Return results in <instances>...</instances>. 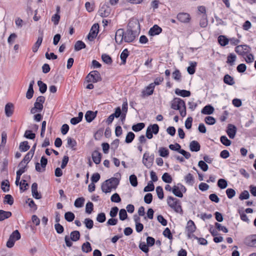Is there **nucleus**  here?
I'll list each match as a JSON object with an SVG mask.
<instances>
[{
	"mask_svg": "<svg viewBox=\"0 0 256 256\" xmlns=\"http://www.w3.org/2000/svg\"><path fill=\"white\" fill-rule=\"evenodd\" d=\"M171 108L178 110L180 114L182 117H184L186 114V106L185 102L182 99L178 98H175L171 102Z\"/></svg>",
	"mask_w": 256,
	"mask_h": 256,
	"instance_id": "1",
	"label": "nucleus"
},
{
	"mask_svg": "<svg viewBox=\"0 0 256 256\" xmlns=\"http://www.w3.org/2000/svg\"><path fill=\"white\" fill-rule=\"evenodd\" d=\"M167 202L168 206L174 210L176 212L181 214H183V210L179 200L170 196L168 198Z\"/></svg>",
	"mask_w": 256,
	"mask_h": 256,
	"instance_id": "2",
	"label": "nucleus"
},
{
	"mask_svg": "<svg viewBox=\"0 0 256 256\" xmlns=\"http://www.w3.org/2000/svg\"><path fill=\"white\" fill-rule=\"evenodd\" d=\"M44 96H40L38 97L34 104V106L30 110V112L32 114H35L37 112H41L43 109V104L44 102Z\"/></svg>",
	"mask_w": 256,
	"mask_h": 256,
	"instance_id": "3",
	"label": "nucleus"
},
{
	"mask_svg": "<svg viewBox=\"0 0 256 256\" xmlns=\"http://www.w3.org/2000/svg\"><path fill=\"white\" fill-rule=\"evenodd\" d=\"M20 238V234L18 230H16L10 236L6 242V246L8 248H12L14 246L16 241Z\"/></svg>",
	"mask_w": 256,
	"mask_h": 256,
	"instance_id": "4",
	"label": "nucleus"
},
{
	"mask_svg": "<svg viewBox=\"0 0 256 256\" xmlns=\"http://www.w3.org/2000/svg\"><path fill=\"white\" fill-rule=\"evenodd\" d=\"M127 28L138 33L140 31V24L138 20L135 18H131L128 24Z\"/></svg>",
	"mask_w": 256,
	"mask_h": 256,
	"instance_id": "5",
	"label": "nucleus"
},
{
	"mask_svg": "<svg viewBox=\"0 0 256 256\" xmlns=\"http://www.w3.org/2000/svg\"><path fill=\"white\" fill-rule=\"evenodd\" d=\"M154 160V154L150 155L149 152H146L143 156L142 163L146 168H150Z\"/></svg>",
	"mask_w": 256,
	"mask_h": 256,
	"instance_id": "6",
	"label": "nucleus"
},
{
	"mask_svg": "<svg viewBox=\"0 0 256 256\" xmlns=\"http://www.w3.org/2000/svg\"><path fill=\"white\" fill-rule=\"evenodd\" d=\"M88 82H96L102 80L100 72L97 70L91 72L86 76Z\"/></svg>",
	"mask_w": 256,
	"mask_h": 256,
	"instance_id": "7",
	"label": "nucleus"
},
{
	"mask_svg": "<svg viewBox=\"0 0 256 256\" xmlns=\"http://www.w3.org/2000/svg\"><path fill=\"white\" fill-rule=\"evenodd\" d=\"M196 228L194 222L192 220H189L187 222L186 226L187 236L188 238H191L194 236L193 233L196 231Z\"/></svg>",
	"mask_w": 256,
	"mask_h": 256,
	"instance_id": "8",
	"label": "nucleus"
},
{
	"mask_svg": "<svg viewBox=\"0 0 256 256\" xmlns=\"http://www.w3.org/2000/svg\"><path fill=\"white\" fill-rule=\"evenodd\" d=\"M138 34L136 32L132 31V30L127 28L126 30L124 32V42L128 43L132 42L136 38Z\"/></svg>",
	"mask_w": 256,
	"mask_h": 256,
	"instance_id": "9",
	"label": "nucleus"
},
{
	"mask_svg": "<svg viewBox=\"0 0 256 256\" xmlns=\"http://www.w3.org/2000/svg\"><path fill=\"white\" fill-rule=\"evenodd\" d=\"M99 30V25L98 24H94L90 30L88 36V38L90 41H92L96 38Z\"/></svg>",
	"mask_w": 256,
	"mask_h": 256,
	"instance_id": "10",
	"label": "nucleus"
},
{
	"mask_svg": "<svg viewBox=\"0 0 256 256\" xmlns=\"http://www.w3.org/2000/svg\"><path fill=\"white\" fill-rule=\"evenodd\" d=\"M48 164V160L44 156L40 159V164L38 162L36 163V170L38 172H43L46 170V167Z\"/></svg>",
	"mask_w": 256,
	"mask_h": 256,
	"instance_id": "11",
	"label": "nucleus"
},
{
	"mask_svg": "<svg viewBox=\"0 0 256 256\" xmlns=\"http://www.w3.org/2000/svg\"><path fill=\"white\" fill-rule=\"evenodd\" d=\"M124 30L123 28H119L118 29L116 32L115 34V40L116 42L118 44H122V42H124Z\"/></svg>",
	"mask_w": 256,
	"mask_h": 256,
	"instance_id": "12",
	"label": "nucleus"
},
{
	"mask_svg": "<svg viewBox=\"0 0 256 256\" xmlns=\"http://www.w3.org/2000/svg\"><path fill=\"white\" fill-rule=\"evenodd\" d=\"M110 8L106 4H104L98 10L99 15L102 18L108 16L110 13Z\"/></svg>",
	"mask_w": 256,
	"mask_h": 256,
	"instance_id": "13",
	"label": "nucleus"
},
{
	"mask_svg": "<svg viewBox=\"0 0 256 256\" xmlns=\"http://www.w3.org/2000/svg\"><path fill=\"white\" fill-rule=\"evenodd\" d=\"M178 20L182 23H188L190 20V15L186 12H180L177 15Z\"/></svg>",
	"mask_w": 256,
	"mask_h": 256,
	"instance_id": "14",
	"label": "nucleus"
},
{
	"mask_svg": "<svg viewBox=\"0 0 256 256\" xmlns=\"http://www.w3.org/2000/svg\"><path fill=\"white\" fill-rule=\"evenodd\" d=\"M250 47L247 45L238 46L235 48V52L239 55L244 56L249 51Z\"/></svg>",
	"mask_w": 256,
	"mask_h": 256,
	"instance_id": "15",
	"label": "nucleus"
},
{
	"mask_svg": "<svg viewBox=\"0 0 256 256\" xmlns=\"http://www.w3.org/2000/svg\"><path fill=\"white\" fill-rule=\"evenodd\" d=\"M154 86L153 84H150L142 92V96L144 98L152 95L154 91Z\"/></svg>",
	"mask_w": 256,
	"mask_h": 256,
	"instance_id": "16",
	"label": "nucleus"
},
{
	"mask_svg": "<svg viewBox=\"0 0 256 256\" xmlns=\"http://www.w3.org/2000/svg\"><path fill=\"white\" fill-rule=\"evenodd\" d=\"M236 132V128L231 124H228L226 132L230 138L232 139L234 138Z\"/></svg>",
	"mask_w": 256,
	"mask_h": 256,
	"instance_id": "17",
	"label": "nucleus"
},
{
	"mask_svg": "<svg viewBox=\"0 0 256 256\" xmlns=\"http://www.w3.org/2000/svg\"><path fill=\"white\" fill-rule=\"evenodd\" d=\"M162 32V28L157 24H155L150 28L148 34L151 36H154L160 34Z\"/></svg>",
	"mask_w": 256,
	"mask_h": 256,
	"instance_id": "18",
	"label": "nucleus"
},
{
	"mask_svg": "<svg viewBox=\"0 0 256 256\" xmlns=\"http://www.w3.org/2000/svg\"><path fill=\"white\" fill-rule=\"evenodd\" d=\"M97 111L88 110L85 114V118L87 122H91L96 116Z\"/></svg>",
	"mask_w": 256,
	"mask_h": 256,
	"instance_id": "19",
	"label": "nucleus"
},
{
	"mask_svg": "<svg viewBox=\"0 0 256 256\" xmlns=\"http://www.w3.org/2000/svg\"><path fill=\"white\" fill-rule=\"evenodd\" d=\"M92 159L94 162L98 164L101 162L102 154L97 150H94L92 154Z\"/></svg>",
	"mask_w": 256,
	"mask_h": 256,
	"instance_id": "20",
	"label": "nucleus"
},
{
	"mask_svg": "<svg viewBox=\"0 0 256 256\" xmlns=\"http://www.w3.org/2000/svg\"><path fill=\"white\" fill-rule=\"evenodd\" d=\"M32 196L36 199H40L42 198L41 194L38 191V184L34 182L32 186Z\"/></svg>",
	"mask_w": 256,
	"mask_h": 256,
	"instance_id": "21",
	"label": "nucleus"
},
{
	"mask_svg": "<svg viewBox=\"0 0 256 256\" xmlns=\"http://www.w3.org/2000/svg\"><path fill=\"white\" fill-rule=\"evenodd\" d=\"M14 106L12 104L8 103L5 106V113L8 117L12 116L14 112Z\"/></svg>",
	"mask_w": 256,
	"mask_h": 256,
	"instance_id": "22",
	"label": "nucleus"
},
{
	"mask_svg": "<svg viewBox=\"0 0 256 256\" xmlns=\"http://www.w3.org/2000/svg\"><path fill=\"white\" fill-rule=\"evenodd\" d=\"M43 40L42 33L41 35L38 37L36 42L34 43V45L32 47V50L34 52H36L40 46Z\"/></svg>",
	"mask_w": 256,
	"mask_h": 256,
	"instance_id": "23",
	"label": "nucleus"
},
{
	"mask_svg": "<svg viewBox=\"0 0 256 256\" xmlns=\"http://www.w3.org/2000/svg\"><path fill=\"white\" fill-rule=\"evenodd\" d=\"M190 148L192 152H197L200 150V146L196 140H192L190 144Z\"/></svg>",
	"mask_w": 256,
	"mask_h": 256,
	"instance_id": "24",
	"label": "nucleus"
},
{
	"mask_svg": "<svg viewBox=\"0 0 256 256\" xmlns=\"http://www.w3.org/2000/svg\"><path fill=\"white\" fill-rule=\"evenodd\" d=\"M101 188L102 191L105 193L110 192L112 189H114L109 183L106 182V180L102 184Z\"/></svg>",
	"mask_w": 256,
	"mask_h": 256,
	"instance_id": "25",
	"label": "nucleus"
},
{
	"mask_svg": "<svg viewBox=\"0 0 256 256\" xmlns=\"http://www.w3.org/2000/svg\"><path fill=\"white\" fill-rule=\"evenodd\" d=\"M175 93L177 95L180 96L182 97H188L190 96V91L184 90H181L178 88H176L175 90Z\"/></svg>",
	"mask_w": 256,
	"mask_h": 256,
	"instance_id": "26",
	"label": "nucleus"
},
{
	"mask_svg": "<svg viewBox=\"0 0 256 256\" xmlns=\"http://www.w3.org/2000/svg\"><path fill=\"white\" fill-rule=\"evenodd\" d=\"M214 112V108L210 105L206 106L202 110V113L204 114H210Z\"/></svg>",
	"mask_w": 256,
	"mask_h": 256,
	"instance_id": "27",
	"label": "nucleus"
},
{
	"mask_svg": "<svg viewBox=\"0 0 256 256\" xmlns=\"http://www.w3.org/2000/svg\"><path fill=\"white\" fill-rule=\"evenodd\" d=\"M12 216L10 212H6L4 210H0V221H2Z\"/></svg>",
	"mask_w": 256,
	"mask_h": 256,
	"instance_id": "28",
	"label": "nucleus"
},
{
	"mask_svg": "<svg viewBox=\"0 0 256 256\" xmlns=\"http://www.w3.org/2000/svg\"><path fill=\"white\" fill-rule=\"evenodd\" d=\"M106 182L110 184L112 186L114 189H116L119 184V180L117 178H112L108 180H106Z\"/></svg>",
	"mask_w": 256,
	"mask_h": 256,
	"instance_id": "29",
	"label": "nucleus"
},
{
	"mask_svg": "<svg viewBox=\"0 0 256 256\" xmlns=\"http://www.w3.org/2000/svg\"><path fill=\"white\" fill-rule=\"evenodd\" d=\"M218 42L220 46H224L228 44L229 40L224 36L221 35L218 37Z\"/></svg>",
	"mask_w": 256,
	"mask_h": 256,
	"instance_id": "30",
	"label": "nucleus"
},
{
	"mask_svg": "<svg viewBox=\"0 0 256 256\" xmlns=\"http://www.w3.org/2000/svg\"><path fill=\"white\" fill-rule=\"evenodd\" d=\"M224 82L225 84L232 86L234 84V78L229 74H226L224 78Z\"/></svg>",
	"mask_w": 256,
	"mask_h": 256,
	"instance_id": "31",
	"label": "nucleus"
},
{
	"mask_svg": "<svg viewBox=\"0 0 256 256\" xmlns=\"http://www.w3.org/2000/svg\"><path fill=\"white\" fill-rule=\"evenodd\" d=\"M82 250L83 252L86 253L91 252L92 248L91 247L90 244L88 242L84 243L82 246Z\"/></svg>",
	"mask_w": 256,
	"mask_h": 256,
	"instance_id": "32",
	"label": "nucleus"
},
{
	"mask_svg": "<svg viewBox=\"0 0 256 256\" xmlns=\"http://www.w3.org/2000/svg\"><path fill=\"white\" fill-rule=\"evenodd\" d=\"M86 47L85 44L82 40L77 41L74 44V50L79 51Z\"/></svg>",
	"mask_w": 256,
	"mask_h": 256,
	"instance_id": "33",
	"label": "nucleus"
},
{
	"mask_svg": "<svg viewBox=\"0 0 256 256\" xmlns=\"http://www.w3.org/2000/svg\"><path fill=\"white\" fill-rule=\"evenodd\" d=\"M30 148V146L28 145L27 141H24L20 143L19 149L21 152H26Z\"/></svg>",
	"mask_w": 256,
	"mask_h": 256,
	"instance_id": "34",
	"label": "nucleus"
},
{
	"mask_svg": "<svg viewBox=\"0 0 256 256\" xmlns=\"http://www.w3.org/2000/svg\"><path fill=\"white\" fill-rule=\"evenodd\" d=\"M10 182L8 180H4L1 184V188L4 192H8L10 190Z\"/></svg>",
	"mask_w": 256,
	"mask_h": 256,
	"instance_id": "35",
	"label": "nucleus"
},
{
	"mask_svg": "<svg viewBox=\"0 0 256 256\" xmlns=\"http://www.w3.org/2000/svg\"><path fill=\"white\" fill-rule=\"evenodd\" d=\"M75 218L74 214L71 212H66L64 214V218L68 222H72Z\"/></svg>",
	"mask_w": 256,
	"mask_h": 256,
	"instance_id": "36",
	"label": "nucleus"
},
{
	"mask_svg": "<svg viewBox=\"0 0 256 256\" xmlns=\"http://www.w3.org/2000/svg\"><path fill=\"white\" fill-rule=\"evenodd\" d=\"M129 52L128 49H124L120 55V59L122 60V62L123 64H125L126 62V60L128 56Z\"/></svg>",
	"mask_w": 256,
	"mask_h": 256,
	"instance_id": "37",
	"label": "nucleus"
},
{
	"mask_svg": "<svg viewBox=\"0 0 256 256\" xmlns=\"http://www.w3.org/2000/svg\"><path fill=\"white\" fill-rule=\"evenodd\" d=\"M85 200L83 197L78 198L74 202V205L76 208H82L84 204Z\"/></svg>",
	"mask_w": 256,
	"mask_h": 256,
	"instance_id": "38",
	"label": "nucleus"
},
{
	"mask_svg": "<svg viewBox=\"0 0 256 256\" xmlns=\"http://www.w3.org/2000/svg\"><path fill=\"white\" fill-rule=\"evenodd\" d=\"M38 85L39 87V90L41 93L44 94L46 91L47 86L46 84L44 83L42 81L38 80Z\"/></svg>",
	"mask_w": 256,
	"mask_h": 256,
	"instance_id": "39",
	"label": "nucleus"
},
{
	"mask_svg": "<svg viewBox=\"0 0 256 256\" xmlns=\"http://www.w3.org/2000/svg\"><path fill=\"white\" fill-rule=\"evenodd\" d=\"M70 239L76 242L80 239V234L78 231H73L70 233Z\"/></svg>",
	"mask_w": 256,
	"mask_h": 256,
	"instance_id": "40",
	"label": "nucleus"
},
{
	"mask_svg": "<svg viewBox=\"0 0 256 256\" xmlns=\"http://www.w3.org/2000/svg\"><path fill=\"white\" fill-rule=\"evenodd\" d=\"M158 152L160 156L166 158L168 157L169 154V151L166 148L161 147L159 148Z\"/></svg>",
	"mask_w": 256,
	"mask_h": 256,
	"instance_id": "41",
	"label": "nucleus"
},
{
	"mask_svg": "<svg viewBox=\"0 0 256 256\" xmlns=\"http://www.w3.org/2000/svg\"><path fill=\"white\" fill-rule=\"evenodd\" d=\"M218 186L221 189H224L228 186V182L225 179L220 178L218 180Z\"/></svg>",
	"mask_w": 256,
	"mask_h": 256,
	"instance_id": "42",
	"label": "nucleus"
},
{
	"mask_svg": "<svg viewBox=\"0 0 256 256\" xmlns=\"http://www.w3.org/2000/svg\"><path fill=\"white\" fill-rule=\"evenodd\" d=\"M102 59L104 63L108 64H110L112 62L111 57L106 54L102 55Z\"/></svg>",
	"mask_w": 256,
	"mask_h": 256,
	"instance_id": "43",
	"label": "nucleus"
},
{
	"mask_svg": "<svg viewBox=\"0 0 256 256\" xmlns=\"http://www.w3.org/2000/svg\"><path fill=\"white\" fill-rule=\"evenodd\" d=\"M184 180L186 184L192 186L194 183V178L193 176L190 173L188 174L185 177Z\"/></svg>",
	"mask_w": 256,
	"mask_h": 256,
	"instance_id": "44",
	"label": "nucleus"
},
{
	"mask_svg": "<svg viewBox=\"0 0 256 256\" xmlns=\"http://www.w3.org/2000/svg\"><path fill=\"white\" fill-rule=\"evenodd\" d=\"M172 193L178 197L182 198L183 196V194L180 190L178 186H174L172 188Z\"/></svg>",
	"mask_w": 256,
	"mask_h": 256,
	"instance_id": "45",
	"label": "nucleus"
},
{
	"mask_svg": "<svg viewBox=\"0 0 256 256\" xmlns=\"http://www.w3.org/2000/svg\"><path fill=\"white\" fill-rule=\"evenodd\" d=\"M162 178V180L166 183H171L172 180V176L168 172L164 173Z\"/></svg>",
	"mask_w": 256,
	"mask_h": 256,
	"instance_id": "46",
	"label": "nucleus"
},
{
	"mask_svg": "<svg viewBox=\"0 0 256 256\" xmlns=\"http://www.w3.org/2000/svg\"><path fill=\"white\" fill-rule=\"evenodd\" d=\"M144 124L142 122L138 123L132 126V130L136 132H139L144 127Z\"/></svg>",
	"mask_w": 256,
	"mask_h": 256,
	"instance_id": "47",
	"label": "nucleus"
},
{
	"mask_svg": "<svg viewBox=\"0 0 256 256\" xmlns=\"http://www.w3.org/2000/svg\"><path fill=\"white\" fill-rule=\"evenodd\" d=\"M135 137L134 134L132 132H128L126 136L125 142L127 144L130 143L132 142Z\"/></svg>",
	"mask_w": 256,
	"mask_h": 256,
	"instance_id": "48",
	"label": "nucleus"
},
{
	"mask_svg": "<svg viewBox=\"0 0 256 256\" xmlns=\"http://www.w3.org/2000/svg\"><path fill=\"white\" fill-rule=\"evenodd\" d=\"M67 143L68 146L70 147L73 150H75L74 147L76 145V142L75 140L68 137L67 138Z\"/></svg>",
	"mask_w": 256,
	"mask_h": 256,
	"instance_id": "49",
	"label": "nucleus"
},
{
	"mask_svg": "<svg viewBox=\"0 0 256 256\" xmlns=\"http://www.w3.org/2000/svg\"><path fill=\"white\" fill-rule=\"evenodd\" d=\"M154 189V186L152 181H150L148 185L144 187V192L153 191Z\"/></svg>",
	"mask_w": 256,
	"mask_h": 256,
	"instance_id": "50",
	"label": "nucleus"
},
{
	"mask_svg": "<svg viewBox=\"0 0 256 256\" xmlns=\"http://www.w3.org/2000/svg\"><path fill=\"white\" fill-rule=\"evenodd\" d=\"M4 203L8 204L10 205H12L14 204V198L10 194H6L4 196Z\"/></svg>",
	"mask_w": 256,
	"mask_h": 256,
	"instance_id": "51",
	"label": "nucleus"
},
{
	"mask_svg": "<svg viewBox=\"0 0 256 256\" xmlns=\"http://www.w3.org/2000/svg\"><path fill=\"white\" fill-rule=\"evenodd\" d=\"M172 77L176 80L180 82L181 80L182 76L180 70H176L173 72Z\"/></svg>",
	"mask_w": 256,
	"mask_h": 256,
	"instance_id": "52",
	"label": "nucleus"
},
{
	"mask_svg": "<svg viewBox=\"0 0 256 256\" xmlns=\"http://www.w3.org/2000/svg\"><path fill=\"white\" fill-rule=\"evenodd\" d=\"M221 142L226 146H229L231 144V141L229 140L226 136H222L220 137Z\"/></svg>",
	"mask_w": 256,
	"mask_h": 256,
	"instance_id": "53",
	"label": "nucleus"
},
{
	"mask_svg": "<svg viewBox=\"0 0 256 256\" xmlns=\"http://www.w3.org/2000/svg\"><path fill=\"white\" fill-rule=\"evenodd\" d=\"M168 147L171 150L176 151L179 153L180 150H182L180 145L178 143H176L174 144H171L169 145Z\"/></svg>",
	"mask_w": 256,
	"mask_h": 256,
	"instance_id": "54",
	"label": "nucleus"
},
{
	"mask_svg": "<svg viewBox=\"0 0 256 256\" xmlns=\"http://www.w3.org/2000/svg\"><path fill=\"white\" fill-rule=\"evenodd\" d=\"M226 194L228 198H232L236 195V191L232 188H228L226 190Z\"/></svg>",
	"mask_w": 256,
	"mask_h": 256,
	"instance_id": "55",
	"label": "nucleus"
},
{
	"mask_svg": "<svg viewBox=\"0 0 256 256\" xmlns=\"http://www.w3.org/2000/svg\"><path fill=\"white\" fill-rule=\"evenodd\" d=\"M148 246H148L147 244H146L144 242H141L139 244L140 248L145 253L148 252Z\"/></svg>",
	"mask_w": 256,
	"mask_h": 256,
	"instance_id": "56",
	"label": "nucleus"
},
{
	"mask_svg": "<svg viewBox=\"0 0 256 256\" xmlns=\"http://www.w3.org/2000/svg\"><path fill=\"white\" fill-rule=\"evenodd\" d=\"M130 182L132 186L135 187L138 186L137 178L134 174L130 176Z\"/></svg>",
	"mask_w": 256,
	"mask_h": 256,
	"instance_id": "57",
	"label": "nucleus"
},
{
	"mask_svg": "<svg viewBox=\"0 0 256 256\" xmlns=\"http://www.w3.org/2000/svg\"><path fill=\"white\" fill-rule=\"evenodd\" d=\"M94 209V205L92 202H88L86 206V212L87 214H90L92 213Z\"/></svg>",
	"mask_w": 256,
	"mask_h": 256,
	"instance_id": "58",
	"label": "nucleus"
},
{
	"mask_svg": "<svg viewBox=\"0 0 256 256\" xmlns=\"http://www.w3.org/2000/svg\"><path fill=\"white\" fill-rule=\"evenodd\" d=\"M156 192L160 199L162 200L164 198V192L162 186H158L156 188Z\"/></svg>",
	"mask_w": 256,
	"mask_h": 256,
	"instance_id": "59",
	"label": "nucleus"
},
{
	"mask_svg": "<svg viewBox=\"0 0 256 256\" xmlns=\"http://www.w3.org/2000/svg\"><path fill=\"white\" fill-rule=\"evenodd\" d=\"M196 63V62H191L190 66L187 68V71L190 74H192L195 72V67Z\"/></svg>",
	"mask_w": 256,
	"mask_h": 256,
	"instance_id": "60",
	"label": "nucleus"
},
{
	"mask_svg": "<svg viewBox=\"0 0 256 256\" xmlns=\"http://www.w3.org/2000/svg\"><path fill=\"white\" fill-rule=\"evenodd\" d=\"M205 122L209 125H212L216 123L215 118L211 116H208L205 118Z\"/></svg>",
	"mask_w": 256,
	"mask_h": 256,
	"instance_id": "61",
	"label": "nucleus"
},
{
	"mask_svg": "<svg viewBox=\"0 0 256 256\" xmlns=\"http://www.w3.org/2000/svg\"><path fill=\"white\" fill-rule=\"evenodd\" d=\"M84 223L86 225V226L88 228L91 229L94 226V222L91 219L89 218H86L84 220Z\"/></svg>",
	"mask_w": 256,
	"mask_h": 256,
	"instance_id": "62",
	"label": "nucleus"
},
{
	"mask_svg": "<svg viewBox=\"0 0 256 256\" xmlns=\"http://www.w3.org/2000/svg\"><path fill=\"white\" fill-rule=\"evenodd\" d=\"M119 216H120V219L122 220H124L127 218L128 214H127L126 210L121 209L120 210Z\"/></svg>",
	"mask_w": 256,
	"mask_h": 256,
	"instance_id": "63",
	"label": "nucleus"
},
{
	"mask_svg": "<svg viewBox=\"0 0 256 256\" xmlns=\"http://www.w3.org/2000/svg\"><path fill=\"white\" fill-rule=\"evenodd\" d=\"M236 56L232 54H230L227 58V63L230 64L231 66L234 64V62L236 60Z\"/></svg>",
	"mask_w": 256,
	"mask_h": 256,
	"instance_id": "64",
	"label": "nucleus"
}]
</instances>
